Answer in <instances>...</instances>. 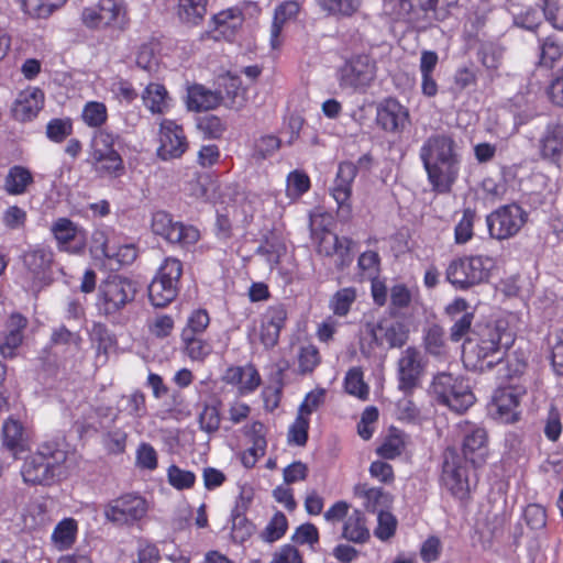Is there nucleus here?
Masks as SVG:
<instances>
[{"mask_svg":"<svg viewBox=\"0 0 563 563\" xmlns=\"http://www.w3.org/2000/svg\"><path fill=\"white\" fill-rule=\"evenodd\" d=\"M3 445L12 453L13 460L26 450L22 424L14 419H8L2 428Z\"/></svg>","mask_w":563,"mask_h":563,"instance_id":"33","label":"nucleus"},{"mask_svg":"<svg viewBox=\"0 0 563 563\" xmlns=\"http://www.w3.org/2000/svg\"><path fill=\"white\" fill-rule=\"evenodd\" d=\"M477 56L482 65L490 73V76L493 77L503 63L504 48L499 44L485 42L481 44Z\"/></svg>","mask_w":563,"mask_h":563,"instance_id":"38","label":"nucleus"},{"mask_svg":"<svg viewBox=\"0 0 563 563\" xmlns=\"http://www.w3.org/2000/svg\"><path fill=\"white\" fill-rule=\"evenodd\" d=\"M528 212L517 203L505 205L486 217L489 235L507 240L519 233L528 221Z\"/></svg>","mask_w":563,"mask_h":563,"instance_id":"10","label":"nucleus"},{"mask_svg":"<svg viewBox=\"0 0 563 563\" xmlns=\"http://www.w3.org/2000/svg\"><path fill=\"white\" fill-rule=\"evenodd\" d=\"M287 528L288 521L286 516L278 511L267 523L266 528L262 532V538L267 542H275L286 533Z\"/></svg>","mask_w":563,"mask_h":563,"instance_id":"57","label":"nucleus"},{"mask_svg":"<svg viewBox=\"0 0 563 563\" xmlns=\"http://www.w3.org/2000/svg\"><path fill=\"white\" fill-rule=\"evenodd\" d=\"M355 300L356 289L354 287L339 289L330 300V309L335 316L344 317L349 313Z\"/></svg>","mask_w":563,"mask_h":563,"instance_id":"46","label":"nucleus"},{"mask_svg":"<svg viewBox=\"0 0 563 563\" xmlns=\"http://www.w3.org/2000/svg\"><path fill=\"white\" fill-rule=\"evenodd\" d=\"M543 13L555 29L563 31V0H543Z\"/></svg>","mask_w":563,"mask_h":563,"instance_id":"63","label":"nucleus"},{"mask_svg":"<svg viewBox=\"0 0 563 563\" xmlns=\"http://www.w3.org/2000/svg\"><path fill=\"white\" fill-rule=\"evenodd\" d=\"M405 434L401 432L391 433L377 449V454L384 459L393 460L399 456L405 450Z\"/></svg>","mask_w":563,"mask_h":563,"instance_id":"53","label":"nucleus"},{"mask_svg":"<svg viewBox=\"0 0 563 563\" xmlns=\"http://www.w3.org/2000/svg\"><path fill=\"white\" fill-rule=\"evenodd\" d=\"M504 331L500 325L487 323L478 325L477 339H470L463 349L464 364L478 372L492 369L504 357L501 350Z\"/></svg>","mask_w":563,"mask_h":563,"instance_id":"3","label":"nucleus"},{"mask_svg":"<svg viewBox=\"0 0 563 563\" xmlns=\"http://www.w3.org/2000/svg\"><path fill=\"white\" fill-rule=\"evenodd\" d=\"M34 185L32 172L22 165H13L4 177L3 189L10 196L25 195Z\"/></svg>","mask_w":563,"mask_h":563,"instance_id":"30","label":"nucleus"},{"mask_svg":"<svg viewBox=\"0 0 563 563\" xmlns=\"http://www.w3.org/2000/svg\"><path fill=\"white\" fill-rule=\"evenodd\" d=\"M118 135L106 130V129H98L91 139L90 142V150L89 152H95L96 150H99L100 152H111L114 150V144L118 140Z\"/></svg>","mask_w":563,"mask_h":563,"instance_id":"61","label":"nucleus"},{"mask_svg":"<svg viewBox=\"0 0 563 563\" xmlns=\"http://www.w3.org/2000/svg\"><path fill=\"white\" fill-rule=\"evenodd\" d=\"M76 520L73 518H66L55 527L52 533V540L58 549L64 550L69 548L74 543L76 539Z\"/></svg>","mask_w":563,"mask_h":563,"instance_id":"39","label":"nucleus"},{"mask_svg":"<svg viewBox=\"0 0 563 563\" xmlns=\"http://www.w3.org/2000/svg\"><path fill=\"white\" fill-rule=\"evenodd\" d=\"M73 133V122L69 118L52 119L46 125V136L55 143L63 142Z\"/></svg>","mask_w":563,"mask_h":563,"instance_id":"54","label":"nucleus"},{"mask_svg":"<svg viewBox=\"0 0 563 563\" xmlns=\"http://www.w3.org/2000/svg\"><path fill=\"white\" fill-rule=\"evenodd\" d=\"M310 189V179L307 174L294 170L287 177V195L296 199Z\"/></svg>","mask_w":563,"mask_h":563,"instance_id":"58","label":"nucleus"},{"mask_svg":"<svg viewBox=\"0 0 563 563\" xmlns=\"http://www.w3.org/2000/svg\"><path fill=\"white\" fill-rule=\"evenodd\" d=\"M376 71V62L369 55H354L339 68V86L352 91L364 90L375 79Z\"/></svg>","mask_w":563,"mask_h":563,"instance_id":"9","label":"nucleus"},{"mask_svg":"<svg viewBox=\"0 0 563 563\" xmlns=\"http://www.w3.org/2000/svg\"><path fill=\"white\" fill-rule=\"evenodd\" d=\"M167 479L177 490L190 489L196 483V475L191 471L183 470L173 464L167 468Z\"/></svg>","mask_w":563,"mask_h":563,"instance_id":"49","label":"nucleus"},{"mask_svg":"<svg viewBox=\"0 0 563 563\" xmlns=\"http://www.w3.org/2000/svg\"><path fill=\"white\" fill-rule=\"evenodd\" d=\"M212 22L211 37L232 42L243 25L244 15L241 9L229 8L213 15Z\"/></svg>","mask_w":563,"mask_h":563,"instance_id":"23","label":"nucleus"},{"mask_svg":"<svg viewBox=\"0 0 563 563\" xmlns=\"http://www.w3.org/2000/svg\"><path fill=\"white\" fill-rule=\"evenodd\" d=\"M21 260L23 264L21 285L26 291L36 295L48 284V272L54 253L51 247L37 244L24 251Z\"/></svg>","mask_w":563,"mask_h":563,"instance_id":"6","label":"nucleus"},{"mask_svg":"<svg viewBox=\"0 0 563 563\" xmlns=\"http://www.w3.org/2000/svg\"><path fill=\"white\" fill-rule=\"evenodd\" d=\"M475 217V210L471 208H466L463 210V216L454 229V241L456 244H465L473 238Z\"/></svg>","mask_w":563,"mask_h":563,"instance_id":"48","label":"nucleus"},{"mask_svg":"<svg viewBox=\"0 0 563 563\" xmlns=\"http://www.w3.org/2000/svg\"><path fill=\"white\" fill-rule=\"evenodd\" d=\"M442 485L456 498L464 499L471 490L466 460L455 448H446L443 452Z\"/></svg>","mask_w":563,"mask_h":563,"instance_id":"11","label":"nucleus"},{"mask_svg":"<svg viewBox=\"0 0 563 563\" xmlns=\"http://www.w3.org/2000/svg\"><path fill=\"white\" fill-rule=\"evenodd\" d=\"M328 14L339 16L353 15L361 5V0H316Z\"/></svg>","mask_w":563,"mask_h":563,"instance_id":"47","label":"nucleus"},{"mask_svg":"<svg viewBox=\"0 0 563 563\" xmlns=\"http://www.w3.org/2000/svg\"><path fill=\"white\" fill-rule=\"evenodd\" d=\"M200 429L208 434L216 433L220 428V412L216 406L206 405L198 418Z\"/></svg>","mask_w":563,"mask_h":563,"instance_id":"59","label":"nucleus"},{"mask_svg":"<svg viewBox=\"0 0 563 563\" xmlns=\"http://www.w3.org/2000/svg\"><path fill=\"white\" fill-rule=\"evenodd\" d=\"M297 360L299 373L310 374L320 364L321 356L316 345L307 343L299 346Z\"/></svg>","mask_w":563,"mask_h":563,"instance_id":"45","label":"nucleus"},{"mask_svg":"<svg viewBox=\"0 0 563 563\" xmlns=\"http://www.w3.org/2000/svg\"><path fill=\"white\" fill-rule=\"evenodd\" d=\"M455 430L461 438L463 453L461 456L475 467L483 465L488 455V433L486 429L477 423L464 420L456 423Z\"/></svg>","mask_w":563,"mask_h":563,"instance_id":"13","label":"nucleus"},{"mask_svg":"<svg viewBox=\"0 0 563 563\" xmlns=\"http://www.w3.org/2000/svg\"><path fill=\"white\" fill-rule=\"evenodd\" d=\"M208 0H178L177 15L183 23L198 25L207 13Z\"/></svg>","mask_w":563,"mask_h":563,"instance_id":"37","label":"nucleus"},{"mask_svg":"<svg viewBox=\"0 0 563 563\" xmlns=\"http://www.w3.org/2000/svg\"><path fill=\"white\" fill-rule=\"evenodd\" d=\"M136 288L132 280L121 276H111L99 286V310L106 316L117 314L134 300Z\"/></svg>","mask_w":563,"mask_h":563,"instance_id":"8","label":"nucleus"},{"mask_svg":"<svg viewBox=\"0 0 563 563\" xmlns=\"http://www.w3.org/2000/svg\"><path fill=\"white\" fill-rule=\"evenodd\" d=\"M142 100L153 114L166 113L173 102L167 89L159 82H150L142 92Z\"/></svg>","mask_w":563,"mask_h":563,"instance_id":"31","label":"nucleus"},{"mask_svg":"<svg viewBox=\"0 0 563 563\" xmlns=\"http://www.w3.org/2000/svg\"><path fill=\"white\" fill-rule=\"evenodd\" d=\"M209 323L210 317L207 310H194L188 317L185 328L181 330L180 338L203 336Z\"/></svg>","mask_w":563,"mask_h":563,"instance_id":"42","label":"nucleus"},{"mask_svg":"<svg viewBox=\"0 0 563 563\" xmlns=\"http://www.w3.org/2000/svg\"><path fill=\"white\" fill-rule=\"evenodd\" d=\"M98 5L104 27L122 23L125 15L122 0H99Z\"/></svg>","mask_w":563,"mask_h":563,"instance_id":"40","label":"nucleus"},{"mask_svg":"<svg viewBox=\"0 0 563 563\" xmlns=\"http://www.w3.org/2000/svg\"><path fill=\"white\" fill-rule=\"evenodd\" d=\"M137 256L136 247L133 244H121L118 245L115 242L112 245L110 252L107 255V260L114 262L118 266L115 269H119L121 266L132 264Z\"/></svg>","mask_w":563,"mask_h":563,"instance_id":"50","label":"nucleus"},{"mask_svg":"<svg viewBox=\"0 0 563 563\" xmlns=\"http://www.w3.org/2000/svg\"><path fill=\"white\" fill-rule=\"evenodd\" d=\"M151 227L154 234L183 249H189L200 239V232L197 228L174 221L172 216L165 211H157L153 214Z\"/></svg>","mask_w":563,"mask_h":563,"instance_id":"12","label":"nucleus"},{"mask_svg":"<svg viewBox=\"0 0 563 563\" xmlns=\"http://www.w3.org/2000/svg\"><path fill=\"white\" fill-rule=\"evenodd\" d=\"M181 274L183 264L178 258H165L148 285V299L153 306L163 308L176 298Z\"/></svg>","mask_w":563,"mask_h":563,"instance_id":"7","label":"nucleus"},{"mask_svg":"<svg viewBox=\"0 0 563 563\" xmlns=\"http://www.w3.org/2000/svg\"><path fill=\"white\" fill-rule=\"evenodd\" d=\"M525 389L517 386H507L495 390L490 404V412L501 422L510 423L518 420V407Z\"/></svg>","mask_w":563,"mask_h":563,"instance_id":"19","label":"nucleus"},{"mask_svg":"<svg viewBox=\"0 0 563 563\" xmlns=\"http://www.w3.org/2000/svg\"><path fill=\"white\" fill-rule=\"evenodd\" d=\"M88 162L100 177L118 178L125 173V166L118 151L89 152Z\"/></svg>","mask_w":563,"mask_h":563,"instance_id":"26","label":"nucleus"},{"mask_svg":"<svg viewBox=\"0 0 563 563\" xmlns=\"http://www.w3.org/2000/svg\"><path fill=\"white\" fill-rule=\"evenodd\" d=\"M84 123L93 129L101 128L108 119V109L103 102L88 101L82 109Z\"/></svg>","mask_w":563,"mask_h":563,"instance_id":"43","label":"nucleus"},{"mask_svg":"<svg viewBox=\"0 0 563 563\" xmlns=\"http://www.w3.org/2000/svg\"><path fill=\"white\" fill-rule=\"evenodd\" d=\"M345 391L361 400H366L369 394V387L363 379V372L360 367L351 368L344 378Z\"/></svg>","mask_w":563,"mask_h":563,"instance_id":"44","label":"nucleus"},{"mask_svg":"<svg viewBox=\"0 0 563 563\" xmlns=\"http://www.w3.org/2000/svg\"><path fill=\"white\" fill-rule=\"evenodd\" d=\"M309 418L297 415L296 420L288 431V442L298 446H303L308 440Z\"/></svg>","mask_w":563,"mask_h":563,"instance_id":"60","label":"nucleus"},{"mask_svg":"<svg viewBox=\"0 0 563 563\" xmlns=\"http://www.w3.org/2000/svg\"><path fill=\"white\" fill-rule=\"evenodd\" d=\"M357 175V167L352 162L339 164L336 176L330 189L339 212L347 217L351 212L352 185Z\"/></svg>","mask_w":563,"mask_h":563,"instance_id":"21","label":"nucleus"},{"mask_svg":"<svg viewBox=\"0 0 563 563\" xmlns=\"http://www.w3.org/2000/svg\"><path fill=\"white\" fill-rule=\"evenodd\" d=\"M342 536L354 543H364L369 539V531L366 528L365 517L362 511L355 509L349 515L343 526Z\"/></svg>","mask_w":563,"mask_h":563,"instance_id":"36","label":"nucleus"},{"mask_svg":"<svg viewBox=\"0 0 563 563\" xmlns=\"http://www.w3.org/2000/svg\"><path fill=\"white\" fill-rule=\"evenodd\" d=\"M563 55V46L554 37L544 38L541 44L540 64L551 68Z\"/></svg>","mask_w":563,"mask_h":563,"instance_id":"56","label":"nucleus"},{"mask_svg":"<svg viewBox=\"0 0 563 563\" xmlns=\"http://www.w3.org/2000/svg\"><path fill=\"white\" fill-rule=\"evenodd\" d=\"M222 97L200 84H195L187 89L186 104L190 111H208L217 108Z\"/></svg>","mask_w":563,"mask_h":563,"instance_id":"29","label":"nucleus"},{"mask_svg":"<svg viewBox=\"0 0 563 563\" xmlns=\"http://www.w3.org/2000/svg\"><path fill=\"white\" fill-rule=\"evenodd\" d=\"M287 320V310L283 303L269 306L261 319L260 339L266 349L277 345L282 329Z\"/></svg>","mask_w":563,"mask_h":563,"instance_id":"22","label":"nucleus"},{"mask_svg":"<svg viewBox=\"0 0 563 563\" xmlns=\"http://www.w3.org/2000/svg\"><path fill=\"white\" fill-rule=\"evenodd\" d=\"M539 154L542 159L558 163L563 156V125L549 123L539 139Z\"/></svg>","mask_w":563,"mask_h":563,"instance_id":"24","label":"nucleus"},{"mask_svg":"<svg viewBox=\"0 0 563 563\" xmlns=\"http://www.w3.org/2000/svg\"><path fill=\"white\" fill-rule=\"evenodd\" d=\"M121 401L123 402V407L120 410L129 416L142 418L146 415L145 395L142 391L135 390L130 395H124Z\"/></svg>","mask_w":563,"mask_h":563,"instance_id":"52","label":"nucleus"},{"mask_svg":"<svg viewBox=\"0 0 563 563\" xmlns=\"http://www.w3.org/2000/svg\"><path fill=\"white\" fill-rule=\"evenodd\" d=\"M424 347L427 352L434 356L445 354L444 331L439 325H432L428 329L424 336Z\"/></svg>","mask_w":563,"mask_h":563,"instance_id":"55","label":"nucleus"},{"mask_svg":"<svg viewBox=\"0 0 563 563\" xmlns=\"http://www.w3.org/2000/svg\"><path fill=\"white\" fill-rule=\"evenodd\" d=\"M57 249L73 255L84 254L87 247V231L68 218H58L51 225Z\"/></svg>","mask_w":563,"mask_h":563,"instance_id":"15","label":"nucleus"},{"mask_svg":"<svg viewBox=\"0 0 563 563\" xmlns=\"http://www.w3.org/2000/svg\"><path fill=\"white\" fill-rule=\"evenodd\" d=\"M494 267L495 261L490 256H462L449 264L446 279L456 289L466 290L487 283Z\"/></svg>","mask_w":563,"mask_h":563,"instance_id":"4","label":"nucleus"},{"mask_svg":"<svg viewBox=\"0 0 563 563\" xmlns=\"http://www.w3.org/2000/svg\"><path fill=\"white\" fill-rule=\"evenodd\" d=\"M354 494L364 500V507L372 512H379L389 503V495L383 488L368 487L367 484H357Z\"/></svg>","mask_w":563,"mask_h":563,"instance_id":"34","label":"nucleus"},{"mask_svg":"<svg viewBox=\"0 0 563 563\" xmlns=\"http://www.w3.org/2000/svg\"><path fill=\"white\" fill-rule=\"evenodd\" d=\"M188 147L189 143L183 126L174 120L164 119L159 124L157 156L163 161L180 158Z\"/></svg>","mask_w":563,"mask_h":563,"instance_id":"16","label":"nucleus"},{"mask_svg":"<svg viewBox=\"0 0 563 563\" xmlns=\"http://www.w3.org/2000/svg\"><path fill=\"white\" fill-rule=\"evenodd\" d=\"M110 91L120 102L131 103L137 98V91L125 79H117L111 84Z\"/></svg>","mask_w":563,"mask_h":563,"instance_id":"64","label":"nucleus"},{"mask_svg":"<svg viewBox=\"0 0 563 563\" xmlns=\"http://www.w3.org/2000/svg\"><path fill=\"white\" fill-rule=\"evenodd\" d=\"M397 365L398 388L404 394H410L418 387L424 369L420 351L412 346L407 347Z\"/></svg>","mask_w":563,"mask_h":563,"instance_id":"18","label":"nucleus"},{"mask_svg":"<svg viewBox=\"0 0 563 563\" xmlns=\"http://www.w3.org/2000/svg\"><path fill=\"white\" fill-rule=\"evenodd\" d=\"M254 525L239 511L232 514L231 537L235 543L242 544L249 540L254 532Z\"/></svg>","mask_w":563,"mask_h":563,"instance_id":"51","label":"nucleus"},{"mask_svg":"<svg viewBox=\"0 0 563 563\" xmlns=\"http://www.w3.org/2000/svg\"><path fill=\"white\" fill-rule=\"evenodd\" d=\"M376 122L385 132L399 135L409 124L410 114L399 101L389 98L377 107Z\"/></svg>","mask_w":563,"mask_h":563,"instance_id":"20","label":"nucleus"},{"mask_svg":"<svg viewBox=\"0 0 563 563\" xmlns=\"http://www.w3.org/2000/svg\"><path fill=\"white\" fill-rule=\"evenodd\" d=\"M299 12V3L296 1H285L275 9L274 20L271 26L269 42L272 48L280 46V33L284 24L295 18Z\"/></svg>","mask_w":563,"mask_h":563,"instance_id":"32","label":"nucleus"},{"mask_svg":"<svg viewBox=\"0 0 563 563\" xmlns=\"http://www.w3.org/2000/svg\"><path fill=\"white\" fill-rule=\"evenodd\" d=\"M227 384L236 386L240 394L246 395L254 391L261 384V376L255 367L249 366H231L223 376Z\"/></svg>","mask_w":563,"mask_h":563,"instance_id":"27","label":"nucleus"},{"mask_svg":"<svg viewBox=\"0 0 563 563\" xmlns=\"http://www.w3.org/2000/svg\"><path fill=\"white\" fill-rule=\"evenodd\" d=\"M67 0H24L25 12L36 19H47L59 10Z\"/></svg>","mask_w":563,"mask_h":563,"instance_id":"41","label":"nucleus"},{"mask_svg":"<svg viewBox=\"0 0 563 563\" xmlns=\"http://www.w3.org/2000/svg\"><path fill=\"white\" fill-rule=\"evenodd\" d=\"M44 93L34 88L19 93L12 106V115L15 120L26 122L33 120L43 108Z\"/></svg>","mask_w":563,"mask_h":563,"instance_id":"25","label":"nucleus"},{"mask_svg":"<svg viewBox=\"0 0 563 563\" xmlns=\"http://www.w3.org/2000/svg\"><path fill=\"white\" fill-rule=\"evenodd\" d=\"M377 528L374 530V534L376 538H378L382 541H386L394 536L396 531L397 521L390 512L379 510L377 515Z\"/></svg>","mask_w":563,"mask_h":563,"instance_id":"62","label":"nucleus"},{"mask_svg":"<svg viewBox=\"0 0 563 563\" xmlns=\"http://www.w3.org/2000/svg\"><path fill=\"white\" fill-rule=\"evenodd\" d=\"M146 500L136 495L121 496L104 507L106 518L118 526H130L147 514Z\"/></svg>","mask_w":563,"mask_h":563,"instance_id":"14","label":"nucleus"},{"mask_svg":"<svg viewBox=\"0 0 563 563\" xmlns=\"http://www.w3.org/2000/svg\"><path fill=\"white\" fill-rule=\"evenodd\" d=\"M430 389L440 404L457 413L465 412L475 401L468 382L451 373L442 372L435 375Z\"/></svg>","mask_w":563,"mask_h":563,"instance_id":"5","label":"nucleus"},{"mask_svg":"<svg viewBox=\"0 0 563 563\" xmlns=\"http://www.w3.org/2000/svg\"><path fill=\"white\" fill-rule=\"evenodd\" d=\"M419 156L432 191L450 194L462 165V154L454 139L444 133L432 134L423 142Z\"/></svg>","mask_w":563,"mask_h":563,"instance_id":"1","label":"nucleus"},{"mask_svg":"<svg viewBox=\"0 0 563 563\" xmlns=\"http://www.w3.org/2000/svg\"><path fill=\"white\" fill-rule=\"evenodd\" d=\"M67 451L56 442H45L27 456L21 475L26 484L51 485L66 475Z\"/></svg>","mask_w":563,"mask_h":563,"instance_id":"2","label":"nucleus"},{"mask_svg":"<svg viewBox=\"0 0 563 563\" xmlns=\"http://www.w3.org/2000/svg\"><path fill=\"white\" fill-rule=\"evenodd\" d=\"M181 350L192 362L203 363L213 352L210 340L203 336L180 338Z\"/></svg>","mask_w":563,"mask_h":563,"instance_id":"35","label":"nucleus"},{"mask_svg":"<svg viewBox=\"0 0 563 563\" xmlns=\"http://www.w3.org/2000/svg\"><path fill=\"white\" fill-rule=\"evenodd\" d=\"M365 331L372 338V343L377 347H401L408 340V330L405 324L389 319L367 322Z\"/></svg>","mask_w":563,"mask_h":563,"instance_id":"17","label":"nucleus"},{"mask_svg":"<svg viewBox=\"0 0 563 563\" xmlns=\"http://www.w3.org/2000/svg\"><path fill=\"white\" fill-rule=\"evenodd\" d=\"M27 325V319L20 313H12L5 323L4 340L0 343V354L3 357H13L15 350L23 341V331Z\"/></svg>","mask_w":563,"mask_h":563,"instance_id":"28","label":"nucleus"}]
</instances>
